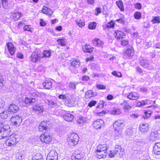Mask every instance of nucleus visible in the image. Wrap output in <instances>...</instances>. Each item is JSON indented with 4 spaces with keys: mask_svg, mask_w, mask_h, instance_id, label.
Segmentation results:
<instances>
[{
    "mask_svg": "<svg viewBox=\"0 0 160 160\" xmlns=\"http://www.w3.org/2000/svg\"><path fill=\"white\" fill-rule=\"evenodd\" d=\"M6 141V144L8 146L15 145L19 141L18 135L15 133L11 135Z\"/></svg>",
    "mask_w": 160,
    "mask_h": 160,
    "instance_id": "obj_1",
    "label": "nucleus"
},
{
    "mask_svg": "<svg viewBox=\"0 0 160 160\" xmlns=\"http://www.w3.org/2000/svg\"><path fill=\"white\" fill-rule=\"evenodd\" d=\"M79 139V137L77 134L74 133L69 134L68 139L69 145L71 146L76 145L78 142Z\"/></svg>",
    "mask_w": 160,
    "mask_h": 160,
    "instance_id": "obj_2",
    "label": "nucleus"
},
{
    "mask_svg": "<svg viewBox=\"0 0 160 160\" xmlns=\"http://www.w3.org/2000/svg\"><path fill=\"white\" fill-rule=\"evenodd\" d=\"M11 129L9 126L5 125L0 128V139L7 137L9 135Z\"/></svg>",
    "mask_w": 160,
    "mask_h": 160,
    "instance_id": "obj_3",
    "label": "nucleus"
},
{
    "mask_svg": "<svg viewBox=\"0 0 160 160\" xmlns=\"http://www.w3.org/2000/svg\"><path fill=\"white\" fill-rule=\"evenodd\" d=\"M40 139L42 143H48L51 142L52 138L50 133L45 132L41 135Z\"/></svg>",
    "mask_w": 160,
    "mask_h": 160,
    "instance_id": "obj_4",
    "label": "nucleus"
},
{
    "mask_svg": "<svg viewBox=\"0 0 160 160\" xmlns=\"http://www.w3.org/2000/svg\"><path fill=\"white\" fill-rule=\"evenodd\" d=\"M49 121H43L40 124L38 128L40 132H43L44 133L46 132V131H48L49 130L48 126Z\"/></svg>",
    "mask_w": 160,
    "mask_h": 160,
    "instance_id": "obj_5",
    "label": "nucleus"
},
{
    "mask_svg": "<svg viewBox=\"0 0 160 160\" xmlns=\"http://www.w3.org/2000/svg\"><path fill=\"white\" fill-rule=\"evenodd\" d=\"M12 123L16 127L19 126L22 122V118L20 116L14 115L11 119Z\"/></svg>",
    "mask_w": 160,
    "mask_h": 160,
    "instance_id": "obj_6",
    "label": "nucleus"
},
{
    "mask_svg": "<svg viewBox=\"0 0 160 160\" xmlns=\"http://www.w3.org/2000/svg\"><path fill=\"white\" fill-rule=\"evenodd\" d=\"M76 101V98L73 96L72 95L70 96H68L66 100L65 101V102L67 106L69 107H71L74 105Z\"/></svg>",
    "mask_w": 160,
    "mask_h": 160,
    "instance_id": "obj_7",
    "label": "nucleus"
},
{
    "mask_svg": "<svg viewBox=\"0 0 160 160\" xmlns=\"http://www.w3.org/2000/svg\"><path fill=\"white\" fill-rule=\"evenodd\" d=\"M58 153L55 150L51 151L48 154L47 160H57Z\"/></svg>",
    "mask_w": 160,
    "mask_h": 160,
    "instance_id": "obj_8",
    "label": "nucleus"
},
{
    "mask_svg": "<svg viewBox=\"0 0 160 160\" xmlns=\"http://www.w3.org/2000/svg\"><path fill=\"white\" fill-rule=\"evenodd\" d=\"M122 124V122L120 120H117L114 123L113 126L115 130V132L116 134H120V130L119 128Z\"/></svg>",
    "mask_w": 160,
    "mask_h": 160,
    "instance_id": "obj_9",
    "label": "nucleus"
},
{
    "mask_svg": "<svg viewBox=\"0 0 160 160\" xmlns=\"http://www.w3.org/2000/svg\"><path fill=\"white\" fill-rule=\"evenodd\" d=\"M18 110V107L15 104H12L10 105L9 106L8 109V112L9 114H13L14 113L17 112Z\"/></svg>",
    "mask_w": 160,
    "mask_h": 160,
    "instance_id": "obj_10",
    "label": "nucleus"
},
{
    "mask_svg": "<svg viewBox=\"0 0 160 160\" xmlns=\"http://www.w3.org/2000/svg\"><path fill=\"white\" fill-rule=\"evenodd\" d=\"M104 125V121L101 119H97L94 122L93 126L96 129H100Z\"/></svg>",
    "mask_w": 160,
    "mask_h": 160,
    "instance_id": "obj_11",
    "label": "nucleus"
},
{
    "mask_svg": "<svg viewBox=\"0 0 160 160\" xmlns=\"http://www.w3.org/2000/svg\"><path fill=\"white\" fill-rule=\"evenodd\" d=\"M96 157L99 159L105 158L107 155V152L104 151L95 150Z\"/></svg>",
    "mask_w": 160,
    "mask_h": 160,
    "instance_id": "obj_12",
    "label": "nucleus"
},
{
    "mask_svg": "<svg viewBox=\"0 0 160 160\" xmlns=\"http://www.w3.org/2000/svg\"><path fill=\"white\" fill-rule=\"evenodd\" d=\"M40 56L37 55L35 53H32L29 58V60L33 63L37 62L40 61Z\"/></svg>",
    "mask_w": 160,
    "mask_h": 160,
    "instance_id": "obj_13",
    "label": "nucleus"
},
{
    "mask_svg": "<svg viewBox=\"0 0 160 160\" xmlns=\"http://www.w3.org/2000/svg\"><path fill=\"white\" fill-rule=\"evenodd\" d=\"M133 51L132 49L128 48L124 53L123 58L125 59H129L133 55Z\"/></svg>",
    "mask_w": 160,
    "mask_h": 160,
    "instance_id": "obj_14",
    "label": "nucleus"
},
{
    "mask_svg": "<svg viewBox=\"0 0 160 160\" xmlns=\"http://www.w3.org/2000/svg\"><path fill=\"white\" fill-rule=\"evenodd\" d=\"M63 118L66 121L70 122L73 120L74 117L72 114L69 112H67L63 114Z\"/></svg>",
    "mask_w": 160,
    "mask_h": 160,
    "instance_id": "obj_15",
    "label": "nucleus"
},
{
    "mask_svg": "<svg viewBox=\"0 0 160 160\" xmlns=\"http://www.w3.org/2000/svg\"><path fill=\"white\" fill-rule=\"evenodd\" d=\"M139 128L141 133H144L148 131L149 127L147 123H141L139 125Z\"/></svg>",
    "mask_w": 160,
    "mask_h": 160,
    "instance_id": "obj_16",
    "label": "nucleus"
},
{
    "mask_svg": "<svg viewBox=\"0 0 160 160\" xmlns=\"http://www.w3.org/2000/svg\"><path fill=\"white\" fill-rule=\"evenodd\" d=\"M158 134L157 131H152L151 132L149 138L150 140L155 141L158 140Z\"/></svg>",
    "mask_w": 160,
    "mask_h": 160,
    "instance_id": "obj_17",
    "label": "nucleus"
},
{
    "mask_svg": "<svg viewBox=\"0 0 160 160\" xmlns=\"http://www.w3.org/2000/svg\"><path fill=\"white\" fill-rule=\"evenodd\" d=\"M114 35L117 39H122V40L125 36L123 32L119 30H116L114 32Z\"/></svg>",
    "mask_w": 160,
    "mask_h": 160,
    "instance_id": "obj_18",
    "label": "nucleus"
},
{
    "mask_svg": "<svg viewBox=\"0 0 160 160\" xmlns=\"http://www.w3.org/2000/svg\"><path fill=\"white\" fill-rule=\"evenodd\" d=\"M139 63L141 66L143 68L147 69L149 65V62L148 61L145 59H141L140 60Z\"/></svg>",
    "mask_w": 160,
    "mask_h": 160,
    "instance_id": "obj_19",
    "label": "nucleus"
},
{
    "mask_svg": "<svg viewBox=\"0 0 160 160\" xmlns=\"http://www.w3.org/2000/svg\"><path fill=\"white\" fill-rule=\"evenodd\" d=\"M7 46L10 53L12 55H13L15 53L16 49L12 43L9 42L7 43Z\"/></svg>",
    "mask_w": 160,
    "mask_h": 160,
    "instance_id": "obj_20",
    "label": "nucleus"
},
{
    "mask_svg": "<svg viewBox=\"0 0 160 160\" xmlns=\"http://www.w3.org/2000/svg\"><path fill=\"white\" fill-rule=\"evenodd\" d=\"M153 152L156 155H160V142H158L155 143L153 148Z\"/></svg>",
    "mask_w": 160,
    "mask_h": 160,
    "instance_id": "obj_21",
    "label": "nucleus"
},
{
    "mask_svg": "<svg viewBox=\"0 0 160 160\" xmlns=\"http://www.w3.org/2000/svg\"><path fill=\"white\" fill-rule=\"evenodd\" d=\"M139 97V94L136 92H130L127 96V98H128L132 100H137Z\"/></svg>",
    "mask_w": 160,
    "mask_h": 160,
    "instance_id": "obj_22",
    "label": "nucleus"
},
{
    "mask_svg": "<svg viewBox=\"0 0 160 160\" xmlns=\"http://www.w3.org/2000/svg\"><path fill=\"white\" fill-rule=\"evenodd\" d=\"M22 15V14L21 13L17 12L15 13H12L10 15V17L15 21H17L21 17Z\"/></svg>",
    "mask_w": 160,
    "mask_h": 160,
    "instance_id": "obj_23",
    "label": "nucleus"
},
{
    "mask_svg": "<svg viewBox=\"0 0 160 160\" xmlns=\"http://www.w3.org/2000/svg\"><path fill=\"white\" fill-rule=\"evenodd\" d=\"M42 13L48 14L50 16H51L53 12L47 7L44 6L42 9Z\"/></svg>",
    "mask_w": 160,
    "mask_h": 160,
    "instance_id": "obj_24",
    "label": "nucleus"
},
{
    "mask_svg": "<svg viewBox=\"0 0 160 160\" xmlns=\"http://www.w3.org/2000/svg\"><path fill=\"white\" fill-rule=\"evenodd\" d=\"M43 109V106L39 104H37L33 107V109L34 111L39 113L42 112Z\"/></svg>",
    "mask_w": 160,
    "mask_h": 160,
    "instance_id": "obj_25",
    "label": "nucleus"
},
{
    "mask_svg": "<svg viewBox=\"0 0 160 160\" xmlns=\"http://www.w3.org/2000/svg\"><path fill=\"white\" fill-rule=\"evenodd\" d=\"M108 148L106 144H99L98 146L95 150L105 152H107Z\"/></svg>",
    "mask_w": 160,
    "mask_h": 160,
    "instance_id": "obj_26",
    "label": "nucleus"
},
{
    "mask_svg": "<svg viewBox=\"0 0 160 160\" xmlns=\"http://www.w3.org/2000/svg\"><path fill=\"white\" fill-rule=\"evenodd\" d=\"M43 87L46 89H50L52 87V82L49 80H46L43 83Z\"/></svg>",
    "mask_w": 160,
    "mask_h": 160,
    "instance_id": "obj_27",
    "label": "nucleus"
},
{
    "mask_svg": "<svg viewBox=\"0 0 160 160\" xmlns=\"http://www.w3.org/2000/svg\"><path fill=\"white\" fill-rule=\"evenodd\" d=\"M93 48L91 47L89 44H86L84 46L82 47V49L84 52L89 53L93 51Z\"/></svg>",
    "mask_w": 160,
    "mask_h": 160,
    "instance_id": "obj_28",
    "label": "nucleus"
},
{
    "mask_svg": "<svg viewBox=\"0 0 160 160\" xmlns=\"http://www.w3.org/2000/svg\"><path fill=\"white\" fill-rule=\"evenodd\" d=\"M8 111L7 110H3L1 111L0 109V116L1 118L3 119H6L8 117Z\"/></svg>",
    "mask_w": 160,
    "mask_h": 160,
    "instance_id": "obj_29",
    "label": "nucleus"
},
{
    "mask_svg": "<svg viewBox=\"0 0 160 160\" xmlns=\"http://www.w3.org/2000/svg\"><path fill=\"white\" fill-rule=\"evenodd\" d=\"M36 99L33 98H28L26 97L24 99V102L27 104H31L36 101Z\"/></svg>",
    "mask_w": 160,
    "mask_h": 160,
    "instance_id": "obj_30",
    "label": "nucleus"
},
{
    "mask_svg": "<svg viewBox=\"0 0 160 160\" xmlns=\"http://www.w3.org/2000/svg\"><path fill=\"white\" fill-rule=\"evenodd\" d=\"M76 22L77 25L79 27L82 28L85 25L84 20L83 19H77L76 20Z\"/></svg>",
    "mask_w": 160,
    "mask_h": 160,
    "instance_id": "obj_31",
    "label": "nucleus"
},
{
    "mask_svg": "<svg viewBox=\"0 0 160 160\" xmlns=\"http://www.w3.org/2000/svg\"><path fill=\"white\" fill-rule=\"evenodd\" d=\"M97 95V93H94L91 90L87 91L85 93V97L86 98H90L91 97Z\"/></svg>",
    "mask_w": 160,
    "mask_h": 160,
    "instance_id": "obj_32",
    "label": "nucleus"
},
{
    "mask_svg": "<svg viewBox=\"0 0 160 160\" xmlns=\"http://www.w3.org/2000/svg\"><path fill=\"white\" fill-rule=\"evenodd\" d=\"M80 65L79 61L78 59H74L71 62V65L75 68L78 67Z\"/></svg>",
    "mask_w": 160,
    "mask_h": 160,
    "instance_id": "obj_33",
    "label": "nucleus"
},
{
    "mask_svg": "<svg viewBox=\"0 0 160 160\" xmlns=\"http://www.w3.org/2000/svg\"><path fill=\"white\" fill-rule=\"evenodd\" d=\"M122 105H123L124 108L126 111L130 110L131 108V106L129 105L128 102L127 101L124 100Z\"/></svg>",
    "mask_w": 160,
    "mask_h": 160,
    "instance_id": "obj_34",
    "label": "nucleus"
},
{
    "mask_svg": "<svg viewBox=\"0 0 160 160\" xmlns=\"http://www.w3.org/2000/svg\"><path fill=\"white\" fill-rule=\"evenodd\" d=\"M51 55V52L49 50H44L42 54V58L44 57L49 58Z\"/></svg>",
    "mask_w": 160,
    "mask_h": 160,
    "instance_id": "obj_35",
    "label": "nucleus"
},
{
    "mask_svg": "<svg viewBox=\"0 0 160 160\" xmlns=\"http://www.w3.org/2000/svg\"><path fill=\"white\" fill-rule=\"evenodd\" d=\"M116 4L118 8L120 9L121 11H124V7L123 6V3L122 1L119 0L116 2Z\"/></svg>",
    "mask_w": 160,
    "mask_h": 160,
    "instance_id": "obj_36",
    "label": "nucleus"
},
{
    "mask_svg": "<svg viewBox=\"0 0 160 160\" xmlns=\"http://www.w3.org/2000/svg\"><path fill=\"white\" fill-rule=\"evenodd\" d=\"M114 150L117 154L118 153L120 154V152H123L124 151V149L122 148L121 146L118 145H116L115 146V150Z\"/></svg>",
    "mask_w": 160,
    "mask_h": 160,
    "instance_id": "obj_37",
    "label": "nucleus"
},
{
    "mask_svg": "<svg viewBox=\"0 0 160 160\" xmlns=\"http://www.w3.org/2000/svg\"><path fill=\"white\" fill-rule=\"evenodd\" d=\"M94 41L96 42L95 44L97 47H102L103 45V42L97 38H95Z\"/></svg>",
    "mask_w": 160,
    "mask_h": 160,
    "instance_id": "obj_38",
    "label": "nucleus"
},
{
    "mask_svg": "<svg viewBox=\"0 0 160 160\" xmlns=\"http://www.w3.org/2000/svg\"><path fill=\"white\" fill-rule=\"evenodd\" d=\"M86 118L83 117L80 118L78 120L77 123L79 124L80 125L82 126L84 124V123L86 122Z\"/></svg>",
    "mask_w": 160,
    "mask_h": 160,
    "instance_id": "obj_39",
    "label": "nucleus"
},
{
    "mask_svg": "<svg viewBox=\"0 0 160 160\" xmlns=\"http://www.w3.org/2000/svg\"><path fill=\"white\" fill-rule=\"evenodd\" d=\"M97 23L95 22H92L90 23L88 26V28L90 29H95L96 27Z\"/></svg>",
    "mask_w": 160,
    "mask_h": 160,
    "instance_id": "obj_40",
    "label": "nucleus"
},
{
    "mask_svg": "<svg viewBox=\"0 0 160 160\" xmlns=\"http://www.w3.org/2000/svg\"><path fill=\"white\" fill-rule=\"evenodd\" d=\"M57 42L59 45L62 46H65V39H59L57 40Z\"/></svg>",
    "mask_w": 160,
    "mask_h": 160,
    "instance_id": "obj_41",
    "label": "nucleus"
},
{
    "mask_svg": "<svg viewBox=\"0 0 160 160\" xmlns=\"http://www.w3.org/2000/svg\"><path fill=\"white\" fill-rule=\"evenodd\" d=\"M151 113L152 112L150 111L145 112L144 115H143V117L145 119L148 118L150 117Z\"/></svg>",
    "mask_w": 160,
    "mask_h": 160,
    "instance_id": "obj_42",
    "label": "nucleus"
},
{
    "mask_svg": "<svg viewBox=\"0 0 160 160\" xmlns=\"http://www.w3.org/2000/svg\"><path fill=\"white\" fill-rule=\"evenodd\" d=\"M149 101L148 100H142L140 102H138L137 103V105L138 107H140L145 105L146 103H148V101Z\"/></svg>",
    "mask_w": 160,
    "mask_h": 160,
    "instance_id": "obj_43",
    "label": "nucleus"
},
{
    "mask_svg": "<svg viewBox=\"0 0 160 160\" xmlns=\"http://www.w3.org/2000/svg\"><path fill=\"white\" fill-rule=\"evenodd\" d=\"M127 135L129 138H132V136H134L133 130L130 129H128L126 131Z\"/></svg>",
    "mask_w": 160,
    "mask_h": 160,
    "instance_id": "obj_44",
    "label": "nucleus"
},
{
    "mask_svg": "<svg viewBox=\"0 0 160 160\" xmlns=\"http://www.w3.org/2000/svg\"><path fill=\"white\" fill-rule=\"evenodd\" d=\"M2 1V6L3 8L7 9L8 8V1L7 0H1Z\"/></svg>",
    "mask_w": 160,
    "mask_h": 160,
    "instance_id": "obj_45",
    "label": "nucleus"
},
{
    "mask_svg": "<svg viewBox=\"0 0 160 160\" xmlns=\"http://www.w3.org/2000/svg\"><path fill=\"white\" fill-rule=\"evenodd\" d=\"M77 85V83L76 82H71L69 84V88L72 89H76V86Z\"/></svg>",
    "mask_w": 160,
    "mask_h": 160,
    "instance_id": "obj_46",
    "label": "nucleus"
},
{
    "mask_svg": "<svg viewBox=\"0 0 160 160\" xmlns=\"http://www.w3.org/2000/svg\"><path fill=\"white\" fill-rule=\"evenodd\" d=\"M134 17L135 18L137 19H139L141 17V13L139 12H136L134 14Z\"/></svg>",
    "mask_w": 160,
    "mask_h": 160,
    "instance_id": "obj_47",
    "label": "nucleus"
},
{
    "mask_svg": "<svg viewBox=\"0 0 160 160\" xmlns=\"http://www.w3.org/2000/svg\"><path fill=\"white\" fill-rule=\"evenodd\" d=\"M152 22L153 23H160V18L158 17H155L152 19Z\"/></svg>",
    "mask_w": 160,
    "mask_h": 160,
    "instance_id": "obj_48",
    "label": "nucleus"
},
{
    "mask_svg": "<svg viewBox=\"0 0 160 160\" xmlns=\"http://www.w3.org/2000/svg\"><path fill=\"white\" fill-rule=\"evenodd\" d=\"M121 112L119 109H115L112 111L111 113L113 115H118L121 113Z\"/></svg>",
    "mask_w": 160,
    "mask_h": 160,
    "instance_id": "obj_49",
    "label": "nucleus"
},
{
    "mask_svg": "<svg viewBox=\"0 0 160 160\" xmlns=\"http://www.w3.org/2000/svg\"><path fill=\"white\" fill-rule=\"evenodd\" d=\"M116 154H117L114 150H111L108 154V156L110 158H114Z\"/></svg>",
    "mask_w": 160,
    "mask_h": 160,
    "instance_id": "obj_50",
    "label": "nucleus"
},
{
    "mask_svg": "<svg viewBox=\"0 0 160 160\" xmlns=\"http://www.w3.org/2000/svg\"><path fill=\"white\" fill-rule=\"evenodd\" d=\"M112 74L113 75L118 77H121L122 76L121 73L118 72H117L116 71H114L112 72Z\"/></svg>",
    "mask_w": 160,
    "mask_h": 160,
    "instance_id": "obj_51",
    "label": "nucleus"
},
{
    "mask_svg": "<svg viewBox=\"0 0 160 160\" xmlns=\"http://www.w3.org/2000/svg\"><path fill=\"white\" fill-rule=\"evenodd\" d=\"M34 53H35L36 54H37V55L40 56V58H42V53H41V52L40 51V50H39V49H36L35 51L33 52Z\"/></svg>",
    "mask_w": 160,
    "mask_h": 160,
    "instance_id": "obj_52",
    "label": "nucleus"
},
{
    "mask_svg": "<svg viewBox=\"0 0 160 160\" xmlns=\"http://www.w3.org/2000/svg\"><path fill=\"white\" fill-rule=\"evenodd\" d=\"M97 102L94 100H92L90 101L88 104V106L90 107H91L95 105L96 104Z\"/></svg>",
    "mask_w": 160,
    "mask_h": 160,
    "instance_id": "obj_53",
    "label": "nucleus"
},
{
    "mask_svg": "<svg viewBox=\"0 0 160 160\" xmlns=\"http://www.w3.org/2000/svg\"><path fill=\"white\" fill-rule=\"evenodd\" d=\"M74 158L75 160H81V156L80 153L75 155L72 158Z\"/></svg>",
    "mask_w": 160,
    "mask_h": 160,
    "instance_id": "obj_54",
    "label": "nucleus"
},
{
    "mask_svg": "<svg viewBox=\"0 0 160 160\" xmlns=\"http://www.w3.org/2000/svg\"><path fill=\"white\" fill-rule=\"evenodd\" d=\"M68 96H66L64 95L61 94L58 96V98L66 101Z\"/></svg>",
    "mask_w": 160,
    "mask_h": 160,
    "instance_id": "obj_55",
    "label": "nucleus"
},
{
    "mask_svg": "<svg viewBox=\"0 0 160 160\" xmlns=\"http://www.w3.org/2000/svg\"><path fill=\"white\" fill-rule=\"evenodd\" d=\"M128 44V41L127 40H122L121 44L123 46H126Z\"/></svg>",
    "mask_w": 160,
    "mask_h": 160,
    "instance_id": "obj_56",
    "label": "nucleus"
},
{
    "mask_svg": "<svg viewBox=\"0 0 160 160\" xmlns=\"http://www.w3.org/2000/svg\"><path fill=\"white\" fill-rule=\"evenodd\" d=\"M24 31H28L30 32H32L31 28L29 27L28 25H25L23 28Z\"/></svg>",
    "mask_w": 160,
    "mask_h": 160,
    "instance_id": "obj_57",
    "label": "nucleus"
},
{
    "mask_svg": "<svg viewBox=\"0 0 160 160\" xmlns=\"http://www.w3.org/2000/svg\"><path fill=\"white\" fill-rule=\"evenodd\" d=\"M4 101L2 98H0V109L3 108L4 105Z\"/></svg>",
    "mask_w": 160,
    "mask_h": 160,
    "instance_id": "obj_58",
    "label": "nucleus"
},
{
    "mask_svg": "<svg viewBox=\"0 0 160 160\" xmlns=\"http://www.w3.org/2000/svg\"><path fill=\"white\" fill-rule=\"evenodd\" d=\"M116 21L123 24L124 23V18L122 17L119 19L116 20Z\"/></svg>",
    "mask_w": 160,
    "mask_h": 160,
    "instance_id": "obj_59",
    "label": "nucleus"
},
{
    "mask_svg": "<svg viewBox=\"0 0 160 160\" xmlns=\"http://www.w3.org/2000/svg\"><path fill=\"white\" fill-rule=\"evenodd\" d=\"M48 103L50 107H52L56 103L52 100H48Z\"/></svg>",
    "mask_w": 160,
    "mask_h": 160,
    "instance_id": "obj_60",
    "label": "nucleus"
},
{
    "mask_svg": "<svg viewBox=\"0 0 160 160\" xmlns=\"http://www.w3.org/2000/svg\"><path fill=\"white\" fill-rule=\"evenodd\" d=\"M97 88L100 89H105L106 88V87L102 85H98L96 86Z\"/></svg>",
    "mask_w": 160,
    "mask_h": 160,
    "instance_id": "obj_61",
    "label": "nucleus"
},
{
    "mask_svg": "<svg viewBox=\"0 0 160 160\" xmlns=\"http://www.w3.org/2000/svg\"><path fill=\"white\" fill-rule=\"evenodd\" d=\"M135 7L136 9H140L141 8L142 5L140 3H137L135 4Z\"/></svg>",
    "mask_w": 160,
    "mask_h": 160,
    "instance_id": "obj_62",
    "label": "nucleus"
},
{
    "mask_svg": "<svg viewBox=\"0 0 160 160\" xmlns=\"http://www.w3.org/2000/svg\"><path fill=\"white\" fill-rule=\"evenodd\" d=\"M90 79L89 76L86 75L84 76L82 78V80L83 81H87Z\"/></svg>",
    "mask_w": 160,
    "mask_h": 160,
    "instance_id": "obj_63",
    "label": "nucleus"
},
{
    "mask_svg": "<svg viewBox=\"0 0 160 160\" xmlns=\"http://www.w3.org/2000/svg\"><path fill=\"white\" fill-rule=\"evenodd\" d=\"M40 24L41 26H44L46 25V23L42 19H40Z\"/></svg>",
    "mask_w": 160,
    "mask_h": 160,
    "instance_id": "obj_64",
    "label": "nucleus"
}]
</instances>
